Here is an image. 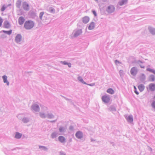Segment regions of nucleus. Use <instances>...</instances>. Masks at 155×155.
Masks as SVG:
<instances>
[{
    "instance_id": "obj_60",
    "label": "nucleus",
    "mask_w": 155,
    "mask_h": 155,
    "mask_svg": "<svg viewBox=\"0 0 155 155\" xmlns=\"http://www.w3.org/2000/svg\"><path fill=\"white\" fill-rule=\"evenodd\" d=\"M91 141H94V140L93 139H91Z\"/></svg>"
},
{
    "instance_id": "obj_27",
    "label": "nucleus",
    "mask_w": 155,
    "mask_h": 155,
    "mask_svg": "<svg viewBox=\"0 0 155 155\" xmlns=\"http://www.w3.org/2000/svg\"><path fill=\"white\" fill-rule=\"evenodd\" d=\"M12 30H10L9 31L2 30L0 32V33L3 32L10 35L12 34Z\"/></svg>"
},
{
    "instance_id": "obj_50",
    "label": "nucleus",
    "mask_w": 155,
    "mask_h": 155,
    "mask_svg": "<svg viewBox=\"0 0 155 155\" xmlns=\"http://www.w3.org/2000/svg\"><path fill=\"white\" fill-rule=\"evenodd\" d=\"M60 155H66L64 152L61 151L60 152Z\"/></svg>"
},
{
    "instance_id": "obj_30",
    "label": "nucleus",
    "mask_w": 155,
    "mask_h": 155,
    "mask_svg": "<svg viewBox=\"0 0 155 155\" xmlns=\"http://www.w3.org/2000/svg\"><path fill=\"white\" fill-rule=\"evenodd\" d=\"M144 62H143L142 61H140V60L137 61H136V63L137 64H139V65H140V67L141 68H145V66L144 65H143L141 64H140L141 63H143Z\"/></svg>"
},
{
    "instance_id": "obj_33",
    "label": "nucleus",
    "mask_w": 155,
    "mask_h": 155,
    "mask_svg": "<svg viewBox=\"0 0 155 155\" xmlns=\"http://www.w3.org/2000/svg\"><path fill=\"white\" fill-rule=\"evenodd\" d=\"M39 148L41 149V150H43L45 151H47L48 149L46 147L42 146H39Z\"/></svg>"
},
{
    "instance_id": "obj_32",
    "label": "nucleus",
    "mask_w": 155,
    "mask_h": 155,
    "mask_svg": "<svg viewBox=\"0 0 155 155\" xmlns=\"http://www.w3.org/2000/svg\"><path fill=\"white\" fill-rule=\"evenodd\" d=\"M22 136V134L19 132H16L15 136V138L16 139H20Z\"/></svg>"
},
{
    "instance_id": "obj_19",
    "label": "nucleus",
    "mask_w": 155,
    "mask_h": 155,
    "mask_svg": "<svg viewBox=\"0 0 155 155\" xmlns=\"http://www.w3.org/2000/svg\"><path fill=\"white\" fill-rule=\"evenodd\" d=\"M126 118L127 121L130 123H131L133 122V119L132 115H129L128 117H126Z\"/></svg>"
},
{
    "instance_id": "obj_15",
    "label": "nucleus",
    "mask_w": 155,
    "mask_h": 155,
    "mask_svg": "<svg viewBox=\"0 0 155 155\" xmlns=\"http://www.w3.org/2000/svg\"><path fill=\"white\" fill-rule=\"evenodd\" d=\"M25 18L24 17L21 16L19 17L18 19V24L19 25H22L25 21Z\"/></svg>"
},
{
    "instance_id": "obj_53",
    "label": "nucleus",
    "mask_w": 155,
    "mask_h": 155,
    "mask_svg": "<svg viewBox=\"0 0 155 155\" xmlns=\"http://www.w3.org/2000/svg\"><path fill=\"white\" fill-rule=\"evenodd\" d=\"M67 65H68V67L69 68H71V63H68V62L67 64Z\"/></svg>"
},
{
    "instance_id": "obj_11",
    "label": "nucleus",
    "mask_w": 155,
    "mask_h": 155,
    "mask_svg": "<svg viewBox=\"0 0 155 155\" xmlns=\"http://www.w3.org/2000/svg\"><path fill=\"white\" fill-rule=\"evenodd\" d=\"M58 141L61 143L63 144H64L66 142V139L63 136H60L58 138Z\"/></svg>"
},
{
    "instance_id": "obj_22",
    "label": "nucleus",
    "mask_w": 155,
    "mask_h": 155,
    "mask_svg": "<svg viewBox=\"0 0 155 155\" xmlns=\"http://www.w3.org/2000/svg\"><path fill=\"white\" fill-rule=\"evenodd\" d=\"M108 109L109 111L112 112L113 113H114V112H115L116 110V107L113 105L111 106Z\"/></svg>"
},
{
    "instance_id": "obj_29",
    "label": "nucleus",
    "mask_w": 155,
    "mask_h": 155,
    "mask_svg": "<svg viewBox=\"0 0 155 155\" xmlns=\"http://www.w3.org/2000/svg\"><path fill=\"white\" fill-rule=\"evenodd\" d=\"M78 80L81 83L84 84H87V83L86 82H84L83 80V78L81 76H79L77 78Z\"/></svg>"
},
{
    "instance_id": "obj_58",
    "label": "nucleus",
    "mask_w": 155,
    "mask_h": 155,
    "mask_svg": "<svg viewBox=\"0 0 155 155\" xmlns=\"http://www.w3.org/2000/svg\"><path fill=\"white\" fill-rule=\"evenodd\" d=\"M149 150H150V151H152V148L151 147H149Z\"/></svg>"
},
{
    "instance_id": "obj_62",
    "label": "nucleus",
    "mask_w": 155,
    "mask_h": 155,
    "mask_svg": "<svg viewBox=\"0 0 155 155\" xmlns=\"http://www.w3.org/2000/svg\"><path fill=\"white\" fill-rule=\"evenodd\" d=\"M16 148H14V149H12V150H15V149H16Z\"/></svg>"
},
{
    "instance_id": "obj_47",
    "label": "nucleus",
    "mask_w": 155,
    "mask_h": 155,
    "mask_svg": "<svg viewBox=\"0 0 155 155\" xmlns=\"http://www.w3.org/2000/svg\"><path fill=\"white\" fill-rule=\"evenodd\" d=\"M6 37H7L4 34H2V35H1V38H5Z\"/></svg>"
},
{
    "instance_id": "obj_2",
    "label": "nucleus",
    "mask_w": 155,
    "mask_h": 155,
    "mask_svg": "<svg viewBox=\"0 0 155 155\" xmlns=\"http://www.w3.org/2000/svg\"><path fill=\"white\" fill-rule=\"evenodd\" d=\"M115 8L114 5H110L107 8L106 11L108 14H110L114 12Z\"/></svg>"
},
{
    "instance_id": "obj_21",
    "label": "nucleus",
    "mask_w": 155,
    "mask_h": 155,
    "mask_svg": "<svg viewBox=\"0 0 155 155\" xmlns=\"http://www.w3.org/2000/svg\"><path fill=\"white\" fill-rule=\"evenodd\" d=\"M148 29L152 35L155 34V29L152 27H149Z\"/></svg>"
},
{
    "instance_id": "obj_44",
    "label": "nucleus",
    "mask_w": 155,
    "mask_h": 155,
    "mask_svg": "<svg viewBox=\"0 0 155 155\" xmlns=\"http://www.w3.org/2000/svg\"><path fill=\"white\" fill-rule=\"evenodd\" d=\"M95 83H92L91 84H86L87 85H89L91 86H93L95 85Z\"/></svg>"
},
{
    "instance_id": "obj_35",
    "label": "nucleus",
    "mask_w": 155,
    "mask_h": 155,
    "mask_svg": "<svg viewBox=\"0 0 155 155\" xmlns=\"http://www.w3.org/2000/svg\"><path fill=\"white\" fill-rule=\"evenodd\" d=\"M57 136V133L56 132H53L51 135V137L52 138L54 139L56 138Z\"/></svg>"
},
{
    "instance_id": "obj_61",
    "label": "nucleus",
    "mask_w": 155,
    "mask_h": 155,
    "mask_svg": "<svg viewBox=\"0 0 155 155\" xmlns=\"http://www.w3.org/2000/svg\"><path fill=\"white\" fill-rule=\"evenodd\" d=\"M134 90H137V89H136V87H135V86H134Z\"/></svg>"
},
{
    "instance_id": "obj_13",
    "label": "nucleus",
    "mask_w": 155,
    "mask_h": 155,
    "mask_svg": "<svg viewBox=\"0 0 155 155\" xmlns=\"http://www.w3.org/2000/svg\"><path fill=\"white\" fill-rule=\"evenodd\" d=\"M29 14L32 18H35L37 16L36 12L34 11H30L29 12Z\"/></svg>"
},
{
    "instance_id": "obj_17",
    "label": "nucleus",
    "mask_w": 155,
    "mask_h": 155,
    "mask_svg": "<svg viewBox=\"0 0 155 155\" xmlns=\"http://www.w3.org/2000/svg\"><path fill=\"white\" fill-rule=\"evenodd\" d=\"M2 78L4 83H6L7 85L8 86L9 85V83L7 80V77L6 75H4L2 77Z\"/></svg>"
},
{
    "instance_id": "obj_39",
    "label": "nucleus",
    "mask_w": 155,
    "mask_h": 155,
    "mask_svg": "<svg viewBox=\"0 0 155 155\" xmlns=\"http://www.w3.org/2000/svg\"><path fill=\"white\" fill-rule=\"evenodd\" d=\"M44 12H41L39 14V18L41 20H42V17L44 15Z\"/></svg>"
},
{
    "instance_id": "obj_31",
    "label": "nucleus",
    "mask_w": 155,
    "mask_h": 155,
    "mask_svg": "<svg viewBox=\"0 0 155 155\" xmlns=\"http://www.w3.org/2000/svg\"><path fill=\"white\" fill-rule=\"evenodd\" d=\"M54 115L52 113H47V117L48 119H52L54 118Z\"/></svg>"
},
{
    "instance_id": "obj_24",
    "label": "nucleus",
    "mask_w": 155,
    "mask_h": 155,
    "mask_svg": "<svg viewBox=\"0 0 155 155\" xmlns=\"http://www.w3.org/2000/svg\"><path fill=\"white\" fill-rule=\"evenodd\" d=\"M39 116L42 118H45L47 117V114L42 112H40L39 113Z\"/></svg>"
},
{
    "instance_id": "obj_7",
    "label": "nucleus",
    "mask_w": 155,
    "mask_h": 155,
    "mask_svg": "<svg viewBox=\"0 0 155 155\" xmlns=\"http://www.w3.org/2000/svg\"><path fill=\"white\" fill-rule=\"evenodd\" d=\"M146 79V76L144 74H141L139 76V80L140 82L145 84Z\"/></svg>"
},
{
    "instance_id": "obj_42",
    "label": "nucleus",
    "mask_w": 155,
    "mask_h": 155,
    "mask_svg": "<svg viewBox=\"0 0 155 155\" xmlns=\"http://www.w3.org/2000/svg\"><path fill=\"white\" fill-rule=\"evenodd\" d=\"M60 63L62 64H63L64 65H67V64L68 62H67L66 61H61Z\"/></svg>"
},
{
    "instance_id": "obj_63",
    "label": "nucleus",
    "mask_w": 155,
    "mask_h": 155,
    "mask_svg": "<svg viewBox=\"0 0 155 155\" xmlns=\"http://www.w3.org/2000/svg\"><path fill=\"white\" fill-rule=\"evenodd\" d=\"M154 99H155V96H154Z\"/></svg>"
},
{
    "instance_id": "obj_18",
    "label": "nucleus",
    "mask_w": 155,
    "mask_h": 155,
    "mask_svg": "<svg viewBox=\"0 0 155 155\" xmlns=\"http://www.w3.org/2000/svg\"><path fill=\"white\" fill-rule=\"evenodd\" d=\"M4 27L5 28H8L11 27V25L7 21H5L4 22Z\"/></svg>"
},
{
    "instance_id": "obj_59",
    "label": "nucleus",
    "mask_w": 155,
    "mask_h": 155,
    "mask_svg": "<svg viewBox=\"0 0 155 155\" xmlns=\"http://www.w3.org/2000/svg\"><path fill=\"white\" fill-rule=\"evenodd\" d=\"M108 0H102V1L104 2H106Z\"/></svg>"
},
{
    "instance_id": "obj_38",
    "label": "nucleus",
    "mask_w": 155,
    "mask_h": 155,
    "mask_svg": "<svg viewBox=\"0 0 155 155\" xmlns=\"http://www.w3.org/2000/svg\"><path fill=\"white\" fill-rule=\"evenodd\" d=\"M21 0H19L17 2L16 4L17 7L19 8L21 5Z\"/></svg>"
},
{
    "instance_id": "obj_52",
    "label": "nucleus",
    "mask_w": 155,
    "mask_h": 155,
    "mask_svg": "<svg viewBox=\"0 0 155 155\" xmlns=\"http://www.w3.org/2000/svg\"><path fill=\"white\" fill-rule=\"evenodd\" d=\"M115 63L117 65L118 64L120 63L119 61L117 60H115Z\"/></svg>"
},
{
    "instance_id": "obj_54",
    "label": "nucleus",
    "mask_w": 155,
    "mask_h": 155,
    "mask_svg": "<svg viewBox=\"0 0 155 155\" xmlns=\"http://www.w3.org/2000/svg\"><path fill=\"white\" fill-rule=\"evenodd\" d=\"M134 92L136 94H138L139 93L138 91H137V90H134Z\"/></svg>"
},
{
    "instance_id": "obj_23",
    "label": "nucleus",
    "mask_w": 155,
    "mask_h": 155,
    "mask_svg": "<svg viewBox=\"0 0 155 155\" xmlns=\"http://www.w3.org/2000/svg\"><path fill=\"white\" fill-rule=\"evenodd\" d=\"M138 88L140 92H142L144 90L145 86L143 84H141L138 86Z\"/></svg>"
},
{
    "instance_id": "obj_34",
    "label": "nucleus",
    "mask_w": 155,
    "mask_h": 155,
    "mask_svg": "<svg viewBox=\"0 0 155 155\" xmlns=\"http://www.w3.org/2000/svg\"><path fill=\"white\" fill-rule=\"evenodd\" d=\"M127 0H121L119 2V5L122 6L125 4L127 2Z\"/></svg>"
},
{
    "instance_id": "obj_40",
    "label": "nucleus",
    "mask_w": 155,
    "mask_h": 155,
    "mask_svg": "<svg viewBox=\"0 0 155 155\" xmlns=\"http://www.w3.org/2000/svg\"><path fill=\"white\" fill-rule=\"evenodd\" d=\"M41 106V109L44 111H46L48 110L47 108L46 107L44 106Z\"/></svg>"
},
{
    "instance_id": "obj_10",
    "label": "nucleus",
    "mask_w": 155,
    "mask_h": 155,
    "mask_svg": "<svg viewBox=\"0 0 155 155\" xmlns=\"http://www.w3.org/2000/svg\"><path fill=\"white\" fill-rule=\"evenodd\" d=\"M22 7L23 9L25 11H27L29 10V5L26 2H23Z\"/></svg>"
},
{
    "instance_id": "obj_1",
    "label": "nucleus",
    "mask_w": 155,
    "mask_h": 155,
    "mask_svg": "<svg viewBox=\"0 0 155 155\" xmlns=\"http://www.w3.org/2000/svg\"><path fill=\"white\" fill-rule=\"evenodd\" d=\"M35 25V23L31 20L26 21L24 25V28L27 30H30Z\"/></svg>"
},
{
    "instance_id": "obj_48",
    "label": "nucleus",
    "mask_w": 155,
    "mask_h": 155,
    "mask_svg": "<svg viewBox=\"0 0 155 155\" xmlns=\"http://www.w3.org/2000/svg\"><path fill=\"white\" fill-rule=\"evenodd\" d=\"M2 22L3 20L1 17H0V26H2Z\"/></svg>"
},
{
    "instance_id": "obj_4",
    "label": "nucleus",
    "mask_w": 155,
    "mask_h": 155,
    "mask_svg": "<svg viewBox=\"0 0 155 155\" xmlns=\"http://www.w3.org/2000/svg\"><path fill=\"white\" fill-rule=\"evenodd\" d=\"M138 71V70L137 68L134 67L131 69L130 73L132 75L135 76L137 74Z\"/></svg>"
},
{
    "instance_id": "obj_49",
    "label": "nucleus",
    "mask_w": 155,
    "mask_h": 155,
    "mask_svg": "<svg viewBox=\"0 0 155 155\" xmlns=\"http://www.w3.org/2000/svg\"><path fill=\"white\" fill-rule=\"evenodd\" d=\"M120 75V76L123 75V71L122 70H120L119 71Z\"/></svg>"
},
{
    "instance_id": "obj_36",
    "label": "nucleus",
    "mask_w": 155,
    "mask_h": 155,
    "mask_svg": "<svg viewBox=\"0 0 155 155\" xmlns=\"http://www.w3.org/2000/svg\"><path fill=\"white\" fill-rule=\"evenodd\" d=\"M107 92L111 94H113L114 93V91L113 90L112 88H109L107 91Z\"/></svg>"
},
{
    "instance_id": "obj_3",
    "label": "nucleus",
    "mask_w": 155,
    "mask_h": 155,
    "mask_svg": "<svg viewBox=\"0 0 155 155\" xmlns=\"http://www.w3.org/2000/svg\"><path fill=\"white\" fill-rule=\"evenodd\" d=\"M31 108L32 110L35 112H38L40 110L39 106L35 103H34L32 105Z\"/></svg>"
},
{
    "instance_id": "obj_56",
    "label": "nucleus",
    "mask_w": 155,
    "mask_h": 155,
    "mask_svg": "<svg viewBox=\"0 0 155 155\" xmlns=\"http://www.w3.org/2000/svg\"><path fill=\"white\" fill-rule=\"evenodd\" d=\"M61 96L62 97H63L66 100H68V98H67V97H64V96Z\"/></svg>"
},
{
    "instance_id": "obj_55",
    "label": "nucleus",
    "mask_w": 155,
    "mask_h": 155,
    "mask_svg": "<svg viewBox=\"0 0 155 155\" xmlns=\"http://www.w3.org/2000/svg\"><path fill=\"white\" fill-rule=\"evenodd\" d=\"M57 120V119H56L55 120H54L50 121V122H51V123H54V122H56V121Z\"/></svg>"
},
{
    "instance_id": "obj_57",
    "label": "nucleus",
    "mask_w": 155,
    "mask_h": 155,
    "mask_svg": "<svg viewBox=\"0 0 155 155\" xmlns=\"http://www.w3.org/2000/svg\"><path fill=\"white\" fill-rule=\"evenodd\" d=\"M152 73L155 74V70L153 69Z\"/></svg>"
},
{
    "instance_id": "obj_45",
    "label": "nucleus",
    "mask_w": 155,
    "mask_h": 155,
    "mask_svg": "<svg viewBox=\"0 0 155 155\" xmlns=\"http://www.w3.org/2000/svg\"><path fill=\"white\" fill-rule=\"evenodd\" d=\"M93 13L94 14L95 16H96L97 15V14L96 13V12L94 10H92V11Z\"/></svg>"
},
{
    "instance_id": "obj_28",
    "label": "nucleus",
    "mask_w": 155,
    "mask_h": 155,
    "mask_svg": "<svg viewBox=\"0 0 155 155\" xmlns=\"http://www.w3.org/2000/svg\"><path fill=\"white\" fill-rule=\"evenodd\" d=\"M58 130L59 132L61 133H64L65 131V127L62 126H60L59 127Z\"/></svg>"
},
{
    "instance_id": "obj_37",
    "label": "nucleus",
    "mask_w": 155,
    "mask_h": 155,
    "mask_svg": "<svg viewBox=\"0 0 155 155\" xmlns=\"http://www.w3.org/2000/svg\"><path fill=\"white\" fill-rule=\"evenodd\" d=\"M7 7V6H6L5 5H2L1 8V11L2 12H4Z\"/></svg>"
},
{
    "instance_id": "obj_25",
    "label": "nucleus",
    "mask_w": 155,
    "mask_h": 155,
    "mask_svg": "<svg viewBox=\"0 0 155 155\" xmlns=\"http://www.w3.org/2000/svg\"><path fill=\"white\" fill-rule=\"evenodd\" d=\"M155 77L153 74L150 75L149 77V80L151 82H153L155 81Z\"/></svg>"
},
{
    "instance_id": "obj_20",
    "label": "nucleus",
    "mask_w": 155,
    "mask_h": 155,
    "mask_svg": "<svg viewBox=\"0 0 155 155\" xmlns=\"http://www.w3.org/2000/svg\"><path fill=\"white\" fill-rule=\"evenodd\" d=\"M95 23L94 22H91L88 27V29L89 30H91L94 28Z\"/></svg>"
},
{
    "instance_id": "obj_6",
    "label": "nucleus",
    "mask_w": 155,
    "mask_h": 155,
    "mask_svg": "<svg viewBox=\"0 0 155 155\" xmlns=\"http://www.w3.org/2000/svg\"><path fill=\"white\" fill-rule=\"evenodd\" d=\"M102 101L105 103H108L110 101V98L109 95H104L102 97Z\"/></svg>"
},
{
    "instance_id": "obj_46",
    "label": "nucleus",
    "mask_w": 155,
    "mask_h": 155,
    "mask_svg": "<svg viewBox=\"0 0 155 155\" xmlns=\"http://www.w3.org/2000/svg\"><path fill=\"white\" fill-rule=\"evenodd\" d=\"M153 69H151L150 68H148L146 70L147 71H149L151 72H152Z\"/></svg>"
},
{
    "instance_id": "obj_9",
    "label": "nucleus",
    "mask_w": 155,
    "mask_h": 155,
    "mask_svg": "<svg viewBox=\"0 0 155 155\" xmlns=\"http://www.w3.org/2000/svg\"><path fill=\"white\" fill-rule=\"evenodd\" d=\"M22 37L19 34H17L15 38V41L16 43H18L21 42L22 40Z\"/></svg>"
},
{
    "instance_id": "obj_8",
    "label": "nucleus",
    "mask_w": 155,
    "mask_h": 155,
    "mask_svg": "<svg viewBox=\"0 0 155 155\" xmlns=\"http://www.w3.org/2000/svg\"><path fill=\"white\" fill-rule=\"evenodd\" d=\"M75 136L78 139H81L83 137V134L82 132L78 131L76 132L75 134Z\"/></svg>"
},
{
    "instance_id": "obj_64",
    "label": "nucleus",
    "mask_w": 155,
    "mask_h": 155,
    "mask_svg": "<svg viewBox=\"0 0 155 155\" xmlns=\"http://www.w3.org/2000/svg\"><path fill=\"white\" fill-rule=\"evenodd\" d=\"M71 140H70V141H71Z\"/></svg>"
},
{
    "instance_id": "obj_5",
    "label": "nucleus",
    "mask_w": 155,
    "mask_h": 155,
    "mask_svg": "<svg viewBox=\"0 0 155 155\" xmlns=\"http://www.w3.org/2000/svg\"><path fill=\"white\" fill-rule=\"evenodd\" d=\"M147 90H149L151 91H155V84L151 83L148 85V87H147Z\"/></svg>"
},
{
    "instance_id": "obj_26",
    "label": "nucleus",
    "mask_w": 155,
    "mask_h": 155,
    "mask_svg": "<svg viewBox=\"0 0 155 155\" xmlns=\"http://www.w3.org/2000/svg\"><path fill=\"white\" fill-rule=\"evenodd\" d=\"M47 10L50 13H54L55 12V9L52 7H49L47 9Z\"/></svg>"
},
{
    "instance_id": "obj_16",
    "label": "nucleus",
    "mask_w": 155,
    "mask_h": 155,
    "mask_svg": "<svg viewBox=\"0 0 155 155\" xmlns=\"http://www.w3.org/2000/svg\"><path fill=\"white\" fill-rule=\"evenodd\" d=\"M22 121L25 124L29 122L30 121V118L28 117H24L22 119Z\"/></svg>"
},
{
    "instance_id": "obj_12",
    "label": "nucleus",
    "mask_w": 155,
    "mask_h": 155,
    "mask_svg": "<svg viewBox=\"0 0 155 155\" xmlns=\"http://www.w3.org/2000/svg\"><path fill=\"white\" fill-rule=\"evenodd\" d=\"M82 32V31L81 29H77L74 31V37H76L79 35Z\"/></svg>"
},
{
    "instance_id": "obj_51",
    "label": "nucleus",
    "mask_w": 155,
    "mask_h": 155,
    "mask_svg": "<svg viewBox=\"0 0 155 155\" xmlns=\"http://www.w3.org/2000/svg\"><path fill=\"white\" fill-rule=\"evenodd\" d=\"M74 129L73 127L72 126H70L69 127V129L70 130H73Z\"/></svg>"
},
{
    "instance_id": "obj_43",
    "label": "nucleus",
    "mask_w": 155,
    "mask_h": 155,
    "mask_svg": "<svg viewBox=\"0 0 155 155\" xmlns=\"http://www.w3.org/2000/svg\"><path fill=\"white\" fill-rule=\"evenodd\" d=\"M21 114H18L17 115V117H18V118L19 119H20V120H22V117H21Z\"/></svg>"
},
{
    "instance_id": "obj_41",
    "label": "nucleus",
    "mask_w": 155,
    "mask_h": 155,
    "mask_svg": "<svg viewBox=\"0 0 155 155\" xmlns=\"http://www.w3.org/2000/svg\"><path fill=\"white\" fill-rule=\"evenodd\" d=\"M151 106L153 108L155 109V101H154L152 102Z\"/></svg>"
},
{
    "instance_id": "obj_14",
    "label": "nucleus",
    "mask_w": 155,
    "mask_h": 155,
    "mask_svg": "<svg viewBox=\"0 0 155 155\" xmlns=\"http://www.w3.org/2000/svg\"><path fill=\"white\" fill-rule=\"evenodd\" d=\"M89 17L87 16H85L82 18V22L84 24L87 23L89 21Z\"/></svg>"
}]
</instances>
